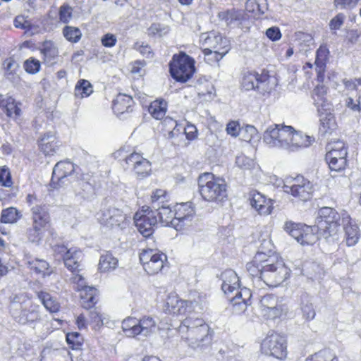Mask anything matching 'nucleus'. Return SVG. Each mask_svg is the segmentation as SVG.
I'll use <instances>...</instances> for the list:
<instances>
[{"label":"nucleus","mask_w":361,"mask_h":361,"mask_svg":"<svg viewBox=\"0 0 361 361\" xmlns=\"http://www.w3.org/2000/svg\"><path fill=\"white\" fill-rule=\"evenodd\" d=\"M249 274L257 282L263 281L267 286L276 287L290 276V270L278 255H268L257 252L252 260L246 264Z\"/></svg>","instance_id":"f257e3e1"},{"label":"nucleus","mask_w":361,"mask_h":361,"mask_svg":"<svg viewBox=\"0 0 361 361\" xmlns=\"http://www.w3.org/2000/svg\"><path fill=\"white\" fill-rule=\"evenodd\" d=\"M181 340L195 351H204L212 343L213 331L201 318L188 317L177 329Z\"/></svg>","instance_id":"f03ea898"},{"label":"nucleus","mask_w":361,"mask_h":361,"mask_svg":"<svg viewBox=\"0 0 361 361\" xmlns=\"http://www.w3.org/2000/svg\"><path fill=\"white\" fill-rule=\"evenodd\" d=\"M9 307L12 317L20 324L32 325L40 320L39 306L32 304L24 294L11 297Z\"/></svg>","instance_id":"7ed1b4c3"},{"label":"nucleus","mask_w":361,"mask_h":361,"mask_svg":"<svg viewBox=\"0 0 361 361\" xmlns=\"http://www.w3.org/2000/svg\"><path fill=\"white\" fill-rule=\"evenodd\" d=\"M199 191L202 198L210 202H221L227 197V185L224 179L212 173H204L198 178Z\"/></svg>","instance_id":"20e7f679"},{"label":"nucleus","mask_w":361,"mask_h":361,"mask_svg":"<svg viewBox=\"0 0 361 361\" xmlns=\"http://www.w3.org/2000/svg\"><path fill=\"white\" fill-rule=\"evenodd\" d=\"M340 221L341 216L334 208L324 207L319 210L316 226L320 236L327 243H334L338 239Z\"/></svg>","instance_id":"39448f33"},{"label":"nucleus","mask_w":361,"mask_h":361,"mask_svg":"<svg viewBox=\"0 0 361 361\" xmlns=\"http://www.w3.org/2000/svg\"><path fill=\"white\" fill-rule=\"evenodd\" d=\"M324 93V87L318 86L314 89L312 97L319 116V130L326 134L331 133L336 128V124L334 115L330 112L331 104L325 99Z\"/></svg>","instance_id":"423d86ee"},{"label":"nucleus","mask_w":361,"mask_h":361,"mask_svg":"<svg viewBox=\"0 0 361 361\" xmlns=\"http://www.w3.org/2000/svg\"><path fill=\"white\" fill-rule=\"evenodd\" d=\"M283 229L303 246L312 245L319 239L323 238L320 236L319 230L316 225L310 226L287 221L284 224Z\"/></svg>","instance_id":"0eeeda50"},{"label":"nucleus","mask_w":361,"mask_h":361,"mask_svg":"<svg viewBox=\"0 0 361 361\" xmlns=\"http://www.w3.org/2000/svg\"><path fill=\"white\" fill-rule=\"evenodd\" d=\"M292 130H293V128L290 126L284 124L271 125L264 133V142L269 147L286 150L289 144Z\"/></svg>","instance_id":"6e6552de"},{"label":"nucleus","mask_w":361,"mask_h":361,"mask_svg":"<svg viewBox=\"0 0 361 361\" xmlns=\"http://www.w3.org/2000/svg\"><path fill=\"white\" fill-rule=\"evenodd\" d=\"M283 191L298 201L307 202L312 198L313 185L302 176H297L286 180Z\"/></svg>","instance_id":"1a4fd4ad"},{"label":"nucleus","mask_w":361,"mask_h":361,"mask_svg":"<svg viewBox=\"0 0 361 361\" xmlns=\"http://www.w3.org/2000/svg\"><path fill=\"white\" fill-rule=\"evenodd\" d=\"M171 76L178 82H186L192 76L195 68V61L185 54L174 55L169 63Z\"/></svg>","instance_id":"9d476101"},{"label":"nucleus","mask_w":361,"mask_h":361,"mask_svg":"<svg viewBox=\"0 0 361 361\" xmlns=\"http://www.w3.org/2000/svg\"><path fill=\"white\" fill-rule=\"evenodd\" d=\"M166 259V255L157 249H144L140 253V261L145 271L149 275L161 271Z\"/></svg>","instance_id":"9b49d317"},{"label":"nucleus","mask_w":361,"mask_h":361,"mask_svg":"<svg viewBox=\"0 0 361 361\" xmlns=\"http://www.w3.org/2000/svg\"><path fill=\"white\" fill-rule=\"evenodd\" d=\"M286 347V340L284 336L277 333H271L262 341L261 350L266 355L282 360L287 355Z\"/></svg>","instance_id":"f8f14e48"},{"label":"nucleus","mask_w":361,"mask_h":361,"mask_svg":"<svg viewBox=\"0 0 361 361\" xmlns=\"http://www.w3.org/2000/svg\"><path fill=\"white\" fill-rule=\"evenodd\" d=\"M54 252L56 257L63 259L65 267L73 274L80 270L82 254L80 249L68 248L64 245H56L54 247Z\"/></svg>","instance_id":"ddd939ff"},{"label":"nucleus","mask_w":361,"mask_h":361,"mask_svg":"<svg viewBox=\"0 0 361 361\" xmlns=\"http://www.w3.org/2000/svg\"><path fill=\"white\" fill-rule=\"evenodd\" d=\"M259 311L266 319H276L286 314V306L273 295H266L259 301Z\"/></svg>","instance_id":"4468645a"},{"label":"nucleus","mask_w":361,"mask_h":361,"mask_svg":"<svg viewBox=\"0 0 361 361\" xmlns=\"http://www.w3.org/2000/svg\"><path fill=\"white\" fill-rule=\"evenodd\" d=\"M141 212H137L134 216V221L139 232L145 238L151 236L154 231V227L158 223L155 212L149 209L147 207Z\"/></svg>","instance_id":"2eb2a0df"},{"label":"nucleus","mask_w":361,"mask_h":361,"mask_svg":"<svg viewBox=\"0 0 361 361\" xmlns=\"http://www.w3.org/2000/svg\"><path fill=\"white\" fill-rule=\"evenodd\" d=\"M195 214V209L191 202L178 204L175 208L173 228L178 231L190 226Z\"/></svg>","instance_id":"dca6fc26"},{"label":"nucleus","mask_w":361,"mask_h":361,"mask_svg":"<svg viewBox=\"0 0 361 361\" xmlns=\"http://www.w3.org/2000/svg\"><path fill=\"white\" fill-rule=\"evenodd\" d=\"M75 165L69 161H59L53 169L51 185L57 188L64 185L68 177L72 176L75 172Z\"/></svg>","instance_id":"f3484780"},{"label":"nucleus","mask_w":361,"mask_h":361,"mask_svg":"<svg viewBox=\"0 0 361 361\" xmlns=\"http://www.w3.org/2000/svg\"><path fill=\"white\" fill-rule=\"evenodd\" d=\"M125 162L139 178L147 177L152 171L150 161L139 153H131L125 158Z\"/></svg>","instance_id":"a211bd4d"},{"label":"nucleus","mask_w":361,"mask_h":361,"mask_svg":"<svg viewBox=\"0 0 361 361\" xmlns=\"http://www.w3.org/2000/svg\"><path fill=\"white\" fill-rule=\"evenodd\" d=\"M97 216L102 224L110 227L119 226L125 219L121 210L113 207H104Z\"/></svg>","instance_id":"6ab92c4d"},{"label":"nucleus","mask_w":361,"mask_h":361,"mask_svg":"<svg viewBox=\"0 0 361 361\" xmlns=\"http://www.w3.org/2000/svg\"><path fill=\"white\" fill-rule=\"evenodd\" d=\"M204 49H211L212 50H229V43L226 38L223 37L221 35L216 31H212L201 35L200 37Z\"/></svg>","instance_id":"aec40b11"},{"label":"nucleus","mask_w":361,"mask_h":361,"mask_svg":"<svg viewBox=\"0 0 361 361\" xmlns=\"http://www.w3.org/2000/svg\"><path fill=\"white\" fill-rule=\"evenodd\" d=\"M314 142L313 137L303 134L300 131L292 130L289 144L286 147V151L293 152L299 151L303 148L310 147Z\"/></svg>","instance_id":"412c9836"},{"label":"nucleus","mask_w":361,"mask_h":361,"mask_svg":"<svg viewBox=\"0 0 361 361\" xmlns=\"http://www.w3.org/2000/svg\"><path fill=\"white\" fill-rule=\"evenodd\" d=\"M250 205L260 215H268L273 209L272 200L263 194L254 191L250 194Z\"/></svg>","instance_id":"4be33fe9"},{"label":"nucleus","mask_w":361,"mask_h":361,"mask_svg":"<svg viewBox=\"0 0 361 361\" xmlns=\"http://www.w3.org/2000/svg\"><path fill=\"white\" fill-rule=\"evenodd\" d=\"M188 301L180 300L175 293L168 295L165 303V311L169 314L181 315L188 312Z\"/></svg>","instance_id":"5701e85b"},{"label":"nucleus","mask_w":361,"mask_h":361,"mask_svg":"<svg viewBox=\"0 0 361 361\" xmlns=\"http://www.w3.org/2000/svg\"><path fill=\"white\" fill-rule=\"evenodd\" d=\"M269 79V75L265 74H259L256 72H246L243 74L241 81V86L245 90H252L255 88H259V85H263Z\"/></svg>","instance_id":"b1692460"},{"label":"nucleus","mask_w":361,"mask_h":361,"mask_svg":"<svg viewBox=\"0 0 361 361\" xmlns=\"http://www.w3.org/2000/svg\"><path fill=\"white\" fill-rule=\"evenodd\" d=\"M221 289L225 294L232 293L240 288V279L232 269H227L221 274Z\"/></svg>","instance_id":"393cba45"},{"label":"nucleus","mask_w":361,"mask_h":361,"mask_svg":"<svg viewBox=\"0 0 361 361\" xmlns=\"http://www.w3.org/2000/svg\"><path fill=\"white\" fill-rule=\"evenodd\" d=\"M342 224H343L346 245L349 247L355 245L360 238L358 227L351 223L350 218L348 214H343Z\"/></svg>","instance_id":"a878e982"},{"label":"nucleus","mask_w":361,"mask_h":361,"mask_svg":"<svg viewBox=\"0 0 361 361\" xmlns=\"http://www.w3.org/2000/svg\"><path fill=\"white\" fill-rule=\"evenodd\" d=\"M59 147V141L51 132L44 134L39 140V149L45 155H53L56 153Z\"/></svg>","instance_id":"bb28decb"},{"label":"nucleus","mask_w":361,"mask_h":361,"mask_svg":"<svg viewBox=\"0 0 361 361\" xmlns=\"http://www.w3.org/2000/svg\"><path fill=\"white\" fill-rule=\"evenodd\" d=\"M33 225L44 228L49 222V214L45 204H36L31 208Z\"/></svg>","instance_id":"cd10ccee"},{"label":"nucleus","mask_w":361,"mask_h":361,"mask_svg":"<svg viewBox=\"0 0 361 361\" xmlns=\"http://www.w3.org/2000/svg\"><path fill=\"white\" fill-rule=\"evenodd\" d=\"M218 18L225 21L227 25L235 27L242 24L243 20H245V15L241 11L232 9L219 12Z\"/></svg>","instance_id":"c85d7f7f"},{"label":"nucleus","mask_w":361,"mask_h":361,"mask_svg":"<svg viewBox=\"0 0 361 361\" xmlns=\"http://www.w3.org/2000/svg\"><path fill=\"white\" fill-rule=\"evenodd\" d=\"M135 329L137 336L147 337L155 332L157 329V323L153 317L150 316H145L142 317L137 324Z\"/></svg>","instance_id":"c756f323"},{"label":"nucleus","mask_w":361,"mask_h":361,"mask_svg":"<svg viewBox=\"0 0 361 361\" xmlns=\"http://www.w3.org/2000/svg\"><path fill=\"white\" fill-rule=\"evenodd\" d=\"M156 216H159V221L162 226H171L173 228L175 220V210L172 211L167 204H161L154 209Z\"/></svg>","instance_id":"7c9ffc66"},{"label":"nucleus","mask_w":361,"mask_h":361,"mask_svg":"<svg viewBox=\"0 0 361 361\" xmlns=\"http://www.w3.org/2000/svg\"><path fill=\"white\" fill-rule=\"evenodd\" d=\"M98 291L93 287H85L80 293V304L85 309H92L98 301Z\"/></svg>","instance_id":"2f4dec72"},{"label":"nucleus","mask_w":361,"mask_h":361,"mask_svg":"<svg viewBox=\"0 0 361 361\" xmlns=\"http://www.w3.org/2000/svg\"><path fill=\"white\" fill-rule=\"evenodd\" d=\"M192 298L188 300V312H195L201 313L207 308V301L205 294L194 293L192 294Z\"/></svg>","instance_id":"473e14b6"},{"label":"nucleus","mask_w":361,"mask_h":361,"mask_svg":"<svg viewBox=\"0 0 361 361\" xmlns=\"http://www.w3.org/2000/svg\"><path fill=\"white\" fill-rule=\"evenodd\" d=\"M300 300V309L303 319L306 321L314 319L316 316V312L312 302V297L305 293L301 295Z\"/></svg>","instance_id":"72a5a7b5"},{"label":"nucleus","mask_w":361,"mask_h":361,"mask_svg":"<svg viewBox=\"0 0 361 361\" xmlns=\"http://www.w3.org/2000/svg\"><path fill=\"white\" fill-rule=\"evenodd\" d=\"M167 103L164 99H159L152 102L148 109L149 114L157 120L163 118L166 113Z\"/></svg>","instance_id":"f704fd0d"},{"label":"nucleus","mask_w":361,"mask_h":361,"mask_svg":"<svg viewBox=\"0 0 361 361\" xmlns=\"http://www.w3.org/2000/svg\"><path fill=\"white\" fill-rule=\"evenodd\" d=\"M118 265V259L111 253L106 252L102 255L99 262V269L102 272L114 270Z\"/></svg>","instance_id":"c9c22d12"},{"label":"nucleus","mask_w":361,"mask_h":361,"mask_svg":"<svg viewBox=\"0 0 361 361\" xmlns=\"http://www.w3.org/2000/svg\"><path fill=\"white\" fill-rule=\"evenodd\" d=\"M328 149L329 151L326 154L325 159L332 160L334 157L336 158H346L347 157V148L345 147V144L341 141L335 142L334 145L331 144L329 145Z\"/></svg>","instance_id":"e433bc0d"},{"label":"nucleus","mask_w":361,"mask_h":361,"mask_svg":"<svg viewBox=\"0 0 361 361\" xmlns=\"http://www.w3.org/2000/svg\"><path fill=\"white\" fill-rule=\"evenodd\" d=\"M92 92L93 87L88 80L80 79L77 82L74 90V94L76 97H87Z\"/></svg>","instance_id":"4c0bfd02"},{"label":"nucleus","mask_w":361,"mask_h":361,"mask_svg":"<svg viewBox=\"0 0 361 361\" xmlns=\"http://www.w3.org/2000/svg\"><path fill=\"white\" fill-rule=\"evenodd\" d=\"M21 217V212L13 207L3 209L1 213V221L5 224H14Z\"/></svg>","instance_id":"58836bf2"},{"label":"nucleus","mask_w":361,"mask_h":361,"mask_svg":"<svg viewBox=\"0 0 361 361\" xmlns=\"http://www.w3.org/2000/svg\"><path fill=\"white\" fill-rule=\"evenodd\" d=\"M38 298L49 312H56L59 311V302L49 293L41 291L38 293Z\"/></svg>","instance_id":"ea45409f"},{"label":"nucleus","mask_w":361,"mask_h":361,"mask_svg":"<svg viewBox=\"0 0 361 361\" xmlns=\"http://www.w3.org/2000/svg\"><path fill=\"white\" fill-rule=\"evenodd\" d=\"M133 103V98L125 94H119L114 101V108L121 113L128 111Z\"/></svg>","instance_id":"a19ab883"},{"label":"nucleus","mask_w":361,"mask_h":361,"mask_svg":"<svg viewBox=\"0 0 361 361\" xmlns=\"http://www.w3.org/2000/svg\"><path fill=\"white\" fill-rule=\"evenodd\" d=\"M27 264L31 270H33L37 274L49 275L51 273L49 271V264L44 259H40L38 258L32 259L28 260Z\"/></svg>","instance_id":"79ce46f5"},{"label":"nucleus","mask_w":361,"mask_h":361,"mask_svg":"<svg viewBox=\"0 0 361 361\" xmlns=\"http://www.w3.org/2000/svg\"><path fill=\"white\" fill-rule=\"evenodd\" d=\"M305 361H338V360L330 350L324 349L307 357Z\"/></svg>","instance_id":"37998d69"},{"label":"nucleus","mask_w":361,"mask_h":361,"mask_svg":"<svg viewBox=\"0 0 361 361\" xmlns=\"http://www.w3.org/2000/svg\"><path fill=\"white\" fill-rule=\"evenodd\" d=\"M229 50H212L211 49H204L202 52L204 56V60L209 64L219 62Z\"/></svg>","instance_id":"c03bdc74"},{"label":"nucleus","mask_w":361,"mask_h":361,"mask_svg":"<svg viewBox=\"0 0 361 361\" xmlns=\"http://www.w3.org/2000/svg\"><path fill=\"white\" fill-rule=\"evenodd\" d=\"M138 321L135 318L128 317L122 322V329L128 337L137 336L135 329L137 327Z\"/></svg>","instance_id":"a18cd8bd"},{"label":"nucleus","mask_w":361,"mask_h":361,"mask_svg":"<svg viewBox=\"0 0 361 361\" xmlns=\"http://www.w3.org/2000/svg\"><path fill=\"white\" fill-rule=\"evenodd\" d=\"M169 30L168 25L159 23H152L147 30L149 36L159 37L166 35Z\"/></svg>","instance_id":"49530a36"},{"label":"nucleus","mask_w":361,"mask_h":361,"mask_svg":"<svg viewBox=\"0 0 361 361\" xmlns=\"http://www.w3.org/2000/svg\"><path fill=\"white\" fill-rule=\"evenodd\" d=\"M151 199L152 209H157V207L168 203L166 200V192L165 190L161 189H157L153 192Z\"/></svg>","instance_id":"de8ad7c7"},{"label":"nucleus","mask_w":361,"mask_h":361,"mask_svg":"<svg viewBox=\"0 0 361 361\" xmlns=\"http://www.w3.org/2000/svg\"><path fill=\"white\" fill-rule=\"evenodd\" d=\"M63 36L71 42H78L82 36L81 31L75 27L66 26L63 30Z\"/></svg>","instance_id":"09e8293b"},{"label":"nucleus","mask_w":361,"mask_h":361,"mask_svg":"<svg viewBox=\"0 0 361 361\" xmlns=\"http://www.w3.org/2000/svg\"><path fill=\"white\" fill-rule=\"evenodd\" d=\"M329 51L326 46L322 45L316 52V65L322 68L325 66L329 59Z\"/></svg>","instance_id":"8fccbe9b"},{"label":"nucleus","mask_w":361,"mask_h":361,"mask_svg":"<svg viewBox=\"0 0 361 361\" xmlns=\"http://www.w3.org/2000/svg\"><path fill=\"white\" fill-rule=\"evenodd\" d=\"M66 341L70 348L77 350L82 345L83 338L78 332H71L66 334Z\"/></svg>","instance_id":"3c124183"},{"label":"nucleus","mask_w":361,"mask_h":361,"mask_svg":"<svg viewBox=\"0 0 361 361\" xmlns=\"http://www.w3.org/2000/svg\"><path fill=\"white\" fill-rule=\"evenodd\" d=\"M326 163L329 165L331 171L339 172L343 171L346 166L347 160L346 158L334 157L332 160L326 159Z\"/></svg>","instance_id":"603ef678"},{"label":"nucleus","mask_w":361,"mask_h":361,"mask_svg":"<svg viewBox=\"0 0 361 361\" xmlns=\"http://www.w3.org/2000/svg\"><path fill=\"white\" fill-rule=\"evenodd\" d=\"M298 44L300 47V51L306 52L310 47L313 44V38L311 35L306 33H299L298 35Z\"/></svg>","instance_id":"864d4df0"},{"label":"nucleus","mask_w":361,"mask_h":361,"mask_svg":"<svg viewBox=\"0 0 361 361\" xmlns=\"http://www.w3.org/2000/svg\"><path fill=\"white\" fill-rule=\"evenodd\" d=\"M11 101V102L8 103V106L5 110L6 114L8 117L17 118L21 114V109L20 107L21 104L16 102L15 99H13Z\"/></svg>","instance_id":"5fc2aeb1"},{"label":"nucleus","mask_w":361,"mask_h":361,"mask_svg":"<svg viewBox=\"0 0 361 361\" xmlns=\"http://www.w3.org/2000/svg\"><path fill=\"white\" fill-rule=\"evenodd\" d=\"M24 68L26 72L35 74L39 71L40 62L34 58H30L24 62Z\"/></svg>","instance_id":"6e6d98bb"},{"label":"nucleus","mask_w":361,"mask_h":361,"mask_svg":"<svg viewBox=\"0 0 361 361\" xmlns=\"http://www.w3.org/2000/svg\"><path fill=\"white\" fill-rule=\"evenodd\" d=\"M229 300L233 305V313L235 314H240L244 312L249 305V303H246V302H241V300H239V298L231 297Z\"/></svg>","instance_id":"4d7b16f0"},{"label":"nucleus","mask_w":361,"mask_h":361,"mask_svg":"<svg viewBox=\"0 0 361 361\" xmlns=\"http://www.w3.org/2000/svg\"><path fill=\"white\" fill-rule=\"evenodd\" d=\"M0 184L6 188H10L13 184L10 171L5 166L0 169Z\"/></svg>","instance_id":"13d9d810"},{"label":"nucleus","mask_w":361,"mask_h":361,"mask_svg":"<svg viewBox=\"0 0 361 361\" xmlns=\"http://www.w3.org/2000/svg\"><path fill=\"white\" fill-rule=\"evenodd\" d=\"M359 0H334V6L339 9L350 10L355 8Z\"/></svg>","instance_id":"bf43d9fd"},{"label":"nucleus","mask_w":361,"mask_h":361,"mask_svg":"<svg viewBox=\"0 0 361 361\" xmlns=\"http://www.w3.org/2000/svg\"><path fill=\"white\" fill-rule=\"evenodd\" d=\"M134 47L137 50L142 56L146 58L151 59L153 56V52L152 48L148 44L144 43L136 42Z\"/></svg>","instance_id":"052dcab7"},{"label":"nucleus","mask_w":361,"mask_h":361,"mask_svg":"<svg viewBox=\"0 0 361 361\" xmlns=\"http://www.w3.org/2000/svg\"><path fill=\"white\" fill-rule=\"evenodd\" d=\"M345 20V16L343 13L337 14L329 23V27L331 30H337L341 28Z\"/></svg>","instance_id":"680f3d73"},{"label":"nucleus","mask_w":361,"mask_h":361,"mask_svg":"<svg viewBox=\"0 0 361 361\" xmlns=\"http://www.w3.org/2000/svg\"><path fill=\"white\" fill-rule=\"evenodd\" d=\"M42 228L39 226H32V228H30L27 231V235L28 239L31 242H37L40 240L41 230Z\"/></svg>","instance_id":"e2e57ef3"},{"label":"nucleus","mask_w":361,"mask_h":361,"mask_svg":"<svg viewBox=\"0 0 361 361\" xmlns=\"http://www.w3.org/2000/svg\"><path fill=\"white\" fill-rule=\"evenodd\" d=\"M90 317L92 322L94 324L95 326L99 328L103 325L102 315L97 309H94L90 312Z\"/></svg>","instance_id":"0e129e2a"},{"label":"nucleus","mask_w":361,"mask_h":361,"mask_svg":"<svg viewBox=\"0 0 361 361\" xmlns=\"http://www.w3.org/2000/svg\"><path fill=\"white\" fill-rule=\"evenodd\" d=\"M235 291L236 293L233 298H239V300H241V302H246V303L249 302L252 296L250 289L247 288H243L240 289V290H238Z\"/></svg>","instance_id":"69168bd1"},{"label":"nucleus","mask_w":361,"mask_h":361,"mask_svg":"<svg viewBox=\"0 0 361 361\" xmlns=\"http://www.w3.org/2000/svg\"><path fill=\"white\" fill-rule=\"evenodd\" d=\"M71 8L68 6H62L59 11V18L63 23H68L71 18Z\"/></svg>","instance_id":"338daca9"},{"label":"nucleus","mask_w":361,"mask_h":361,"mask_svg":"<svg viewBox=\"0 0 361 361\" xmlns=\"http://www.w3.org/2000/svg\"><path fill=\"white\" fill-rule=\"evenodd\" d=\"M102 44L105 47H113L115 46L117 39L116 36L111 33H107L102 37Z\"/></svg>","instance_id":"774afa93"}]
</instances>
